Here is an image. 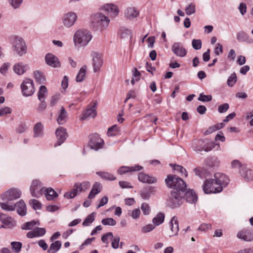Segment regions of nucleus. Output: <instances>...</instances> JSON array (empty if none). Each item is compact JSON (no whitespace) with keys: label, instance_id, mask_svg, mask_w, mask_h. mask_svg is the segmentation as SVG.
I'll return each mask as SVG.
<instances>
[{"label":"nucleus","instance_id":"49530a36","mask_svg":"<svg viewBox=\"0 0 253 253\" xmlns=\"http://www.w3.org/2000/svg\"><path fill=\"white\" fill-rule=\"evenodd\" d=\"M34 75L36 81L39 84H42L45 81V79L44 76L40 72L36 71L34 72Z\"/></svg>","mask_w":253,"mask_h":253},{"label":"nucleus","instance_id":"aec40b11","mask_svg":"<svg viewBox=\"0 0 253 253\" xmlns=\"http://www.w3.org/2000/svg\"><path fill=\"white\" fill-rule=\"evenodd\" d=\"M46 63L53 68H58L60 67V63L58 58L51 53H47L45 57Z\"/></svg>","mask_w":253,"mask_h":253},{"label":"nucleus","instance_id":"4468645a","mask_svg":"<svg viewBox=\"0 0 253 253\" xmlns=\"http://www.w3.org/2000/svg\"><path fill=\"white\" fill-rule=\"evenodd\" d=\"M92 57V64L94 72L99 71L103 65V59L101 54L99 52L93 51L91 53Z\"/></svg>","mask_w":253,"mask_h":253},{"label":"nucleus","instance_id":"a878e982","mask_svg":"<svg viewBox=\"0 0 253 253\" xmlns=\"http://www.w3.org/2000/svg\"><path fill=\"white\" fill-rule=\"evenodd\" d=\"M138 180L142 182L148 184L155 183L157 182V179L149 175L146 174L143 172H140L138 174Z\"/></svg>","mask_w":253,"mask_h":253},{"label":"nucleus","instance_id":"e2e57ef3","mask_svg":"<svg viewBox=\"0 0 253 253\" xmlns=\"http://www.w3.org/2000/svg\"><path fill=\"white\" fill-rule=\"evenodd\" d=\"M141 210L145 215H148L150 212V208L149 205L146 203H143L141 207Z\"/></svg>","mask_w":253,"mask_h":253},{"label":"nucleus","instance_id":"13d9d810","mask_svg":"<svg viewBox=\"0 0 253 253\" xmlns=\"http://www.w3.org/2000/svg\"><path fill=\"white\" fill-rule=\"evenodd\" d=\"M192 45L195 50H199L202 47V41L201 40L193 39L192 41Z\"/></svg>","mask_w":253,"mask_h":253},{"label":"nucleus","instance_id":"de8ad7c7","mask_svg":"<svg viewBox=\"0 0 253 253\" xmlns=\"http://www.w3.org/2000/svg\"><path fill=\"white\" fill-rule=\"evenodd\" d=\"M95 213L92 212L89 214L83 222V225L84 226H88L94 220Z\"/></svg>","mask_w":253,"mask_h":253},{"label":"nucleus","instance_id":"bb28decb","mask_svg":"<svg viewBox=\"0 0 253 253\" xmlns=\"http://www.w3.org/2000/svg\"><path fill=\"white\" fill-rule=\"evenodd\" d=\"M14 72L18 75L23 74L29 69V66L27 64L19 62L15 64L13 66Z\"/></svg>","mask_w":253,"mask_h":253},{"label":"nucleus","instance_id":"a19ab883","mask_svg":"<svg viewBox=\"0 0 253 253\" xmlns=\"http://www.w3.org/2000/svg\"><path fill=\"white\" fill-rule=\"evenodd\" d=\"M165 214L163 213L159 212L153 218L152 222L156 226L161 224L164 221Z\"/></svg>","mask_w":253,"mask_h":253},{"label":"nucleus","instance_id":"ddd939ff","mask_svg":"<svg viewBox=\"0 0 253 253\" xmlns=\"http://www.w3.org/2000/svg\"><path fill=\"white\" fill-rule=\"evenodd\" d=\"M43 187H42V184L38 180L33 181L30 187V191L33 197L39 198L42 195Z\"/></svg>","mask_w":253,"mask_h":253},{"label":"nucleus","instance_id":"7c9ffc66","mask_svg":"<svg viewBox=\"0 0 253 253\" xmlns=\"http://www.w3.org/2000/svg\"><path fill=\"white\" fill-rule=\"evenodd\" d=\"M34 137H41L43 135V126L41 122L37 123L34 126Z\"/></svg>","mask_w":253,"mask_h":253},{"label":"nucleus","instance_id":"412c9836","mask_svg":"<svg viewBox=\"0 0 253 253\" xmlns=\"http://www.w3.org/2000/svg\"><path fill=\"white\" fill-rule=\"evenodd\" d=\"M237 237L245 241H253V229L243 230L238 232Z\"/></svg>","mask_w":253,"mask_h":253},{"label":"nucleus","instance_id":"cd10ccee","mask_svg":"<svg viewBox=\"0 0 253 253\" xmlns=\"http://www.w3.org/2000/svg\"><path fill=\"white\" fill-rule=\"evenodd\" d=\"M156 192L155 188L149 186L143 188L140 193L141 197L144 200L149 199L151 195L154 194Z\"/></svg>","mask_w":253,"mask_h":253},{"label":"nucleus","instance_id":"473e14b6","mask_svg":"<svg viewBox=\"0 0 253 253\" xmlns=\"http://www.w3.org/2000/svg\"><path fill=\"white\" fill-rule=\"evenodd\" d=\"M101 184L98 182H95L93 184L92 189L88 194V198L90 199L93 198L96 195L98 194L101 191Z\"/></svg>","mask_w":253,"mask_h":253},{"label":"nucleus","instance_id":"09e8293b","mask_svg":"<svg viewBox=\"0 0 253 253\" xmlns=\"http://www.w3.org/2000/svg\"><path fill=\"white\" fill-rule=\"evenodd\" d=\"M237 80V76L235 73H233L228 78L227 84L229 86L232 87L236 83Z\"/></svg>","mask_w":253,"mask_h":253},{"label":"nucleus","instance_id":"423d86ee","mask_svg":"<svg viewBox=\"0 0 253 253\" xmlns=\"http://www.w3.org/2000/svg\"><path fill=\"white\" fill-rule=\"evenodd\" d=\"M214 179H206L202 186L203 191L205 194H216L222 191L221 187L214 185Z\"/></svg>","mask_w":253,"mask_h":253},{"label":"nucleus","instance_id":"a211bd4d","mask_svg":"<svg viewBox=\"0 0 253 253\" xmlns=\"http://www.w3.org/2000/svg\"><path fill=\"white\" fill-rule=\"evenodd\" d=\"M173 53L177 56L183 57L187 54V51L181 44L180 42H174L171 47Z\"/></svg>","mask_w":253,"mask_h":253},{"label":"nucleus","instance_id":"7ed1b4c3","mask_svg":"<svg viewBox=\"0 0 253 253\" xmlns=\"http://www.w3.org/2000/svg\"><path fill=\"white\" fill-rule=\"evenodd\" d=\"M192 147L197 152H209L214 148V144L207 139L195 140L192 141Z\"/></svg>","mask_w":253,"mask_h":253},{"label":"nucleus","instance_id":"774afa93","mask_svg":"<svg viewBox=\"0 0 253 253\" xmlns=\"http://www.w3.org/2000/svg\"><path fill=\"white\" fill-rule=\"evenodd\" d=\"M37 237H41L46 233V230L44 228L37 227L34 229Z\"/></svg>","mask_w":253,"mask_h":253},{"label":"nucleus","instance_id":"2f4dec72","mask_svg":"<svg viewBox=\"0 0 253 253\" xmlns=\"http://www.w3.org/2000/svg\"><path fill=\"white\" fill-rule=\"evenodd\" d=\"M170 229L173 234L170 236L177 235L179 231L178 221L177 217L174 216L170 222Z\"/></svg>","mask_w":253,"mask_h":253},{"label":"nucleus","instance_id":"a18cd8bd","mask_svg":"<svg viewBox=\"0 0 253 253\" xmlns=\"http://www.w3.org/2000/svg\"><path fill=\"white\" fill-rule=\"evenodd\" d=\"M119 127L117 125H114L108 129L107 135L109 136H113L117 135L119 132Z\"/></svg>","mask_w":253,"mask_h":253},{"label":"nucleus","instance_id":"0e129e2a","mask_svg":"<svg viewBox=\"0 0 253 253\" xmlns=\"http://www.w3.org/2000/svg\"><path fill=\"white\" fill-rule=\"evenodd\" d=\"M111 246L113 249H117L119 246V242L120 240V237L118 236H115L114 238H113Z\"/></svg>","mask_w":253,"mask_h":253},{"label":"nucleus","instance_id":"c756f323","mask_svg":"<svg viewBox=\"0 0 253 253\" xmlns=\"http://www.w3.org/2000/svg\"><path fill=\"white\" fill-rule=\"evenodd\" d=\"M237 40L240 42H246L249 43H253V40L243 31H240L237 34Z\"/></svg>","mask_w":253,"mask_h":253},{"label":"nucleus","instance_id":"052dcab7","mask_svg":"<svg viewBox=\"0 0 253 253\" xmlns=\"http://www.w3.org/2000/svg\"><path fill=\"white\" fill-rule=\"evenodd\" d=\"M198 99L202 102H209L212 100V96L211 95H204L203 93H201Z\"/></svg>","mask_w":253,"mask_h":253},{"label":"nucleus","instance_id":"79ce46f5","mask_svg":"<svg viewBox=\"0 0 253 253\" xmlns=\"http://www.w3.org/2000/svg\"><path fill=\"white\" fill-rule=\"evenodd\" d=\"M169 166L173 168V169L179 171L182 176L184 175L185 177H187L188 175L187 172L185 168H184L182 166L178 165H174L172 164H170Z\"/></svg>","mask_w":253,"mask_h":253},{"label":"nucleus","instance_id":"20e7f679","mask_svg":"<svg viewBox=\"0 0 253 253\" xmlns=\"http://www.w3.org/2000/svg\"><path fill=\"white\" fill-rule=\"evenodd\" d=\"M90 184L88 181H84L82 183H75L74 188L70 192L64 194V197L67 199H72L75 197L79 193L84 191L89 188Z\"/></svg>","mask_w":253,"mask_h":253},{"label":"nucleus","instance_id":"864d4df0","mask_svg":"<svg viewBox=\"0 0 253 253\" xmlns=\"http://www.w3.org/2000/svg\"><path fill=\"white\" fill-rule=\"evenodd\" d=\"M219 162L216 158H209L207 160V165L210 167H213L217 165Z\"/></svg>","mask_w":253,"mask_h":253},{"label":"nucleus","instance_id":"680f3d73","mask_svg":"<svg viewBox=\"0 0 253 253\" xmlns=\"http://www.w3.org/2000/svg\"><path fill=\"white\" fill-rule=\"evenodd\" d=\"M156 226L154 224H149L143 226L141 229L142 233H146L152 231Z\"/></svg>","mask_w":253,"mask_h":253},{"label":"nucleus","instance_id":"603ef678","mask_svg":"<svg viewBox=\"0 0 253 253\" xmlns=\"http://www.w3.org/2000/svg\"><path fill=\"white\" fill-rule=\"evenodd\" d=\"M101 223L104 225H110V226H114L116 224V221L113 218L111 217H108L106 218H104L102 220Z\"/></svg>","mask_w":253,"mask_h":253},{"label":"nucleus","instance_id":"e433bc0d","mask_svg":"<svg viewBox=\"0 0 253 253\" xmlns=\"http://www.w3.org/2000/svg\"><path fill=\"white\" fill-rule=\"evenodd\" d=\"M62 243L60 241H56L51 244L49 248L47 250V253H56L61 248Z\"/></svg>","mask_w":253,"mask_h":253},{"label":"nucleus","instance_id":"6e6552de","mask_svg":"<svg viewBox=\"0 0 253 253\" xmlns=\"http://www.w3.org/2000/svg\"><path fill=\"white\" fill-rule=\"evenodd\" d=\"M110 20L108 17L101 13H97L90 17V22L93 26H98L101 24L107 27Z\"/></svg>","mask_w":253,"mask_h":253},{"label":"nucleus","instance_id":"c85d7f7f","mask_svg":"<svg viewBox=\"0 0 253 253\" xmlns=\"http://www.w3.org/2000/svg\"><path fill=\"white\" fill-rule=\"evenodd\" d=\"M15 206V209H16L17 213L21 216H24L26 214V206L25 202L23 200H20L16 203Z\"/></svg>","mask_w":253,"mask_h":253},{"label":"nucleus","instance_id":"69168bd1","mask_svg":"<svg viewBox=\"0 0 253 253\" xmlns=\"http://www.w3.org/2000/svg\"><path fill=\"white\" fill-rule=\"evenodd\" d=\"M41 103L39 104L37 110L38 112H42L44 111L46 107V103L45 102V100H40Z\"/></svg>","mask_w":253,"mask_h":253},{"label":"nucleus","instance_id":"5fc2aeb1","mask_svg":"<svg viewBox=\"0 0 253 253\" xmlns=\"http://www.w3.org/2000/svg\"><path fill=\"white\" fill-rule=\"evenodd\" d=\"M23 0H8L9 3L14 8H19L23 2Z\"/></svg>","mask_w":253,"mask_h":253},{"label":"nucleus","instance_id":"6ab92c4d","mask_svg":"<svg viewBox=\"0 0 253 253\" xmlns=\"http://www.w3.org/2000/svg\"><path fill=\"white\" fill-rule=\"evenodd\" d=\"M96 103H94L92 106H88L84 112L82 114L81 120H84L87 118H94L96 115Z\"/></svg>","mask_w":253,"mask_h":253},{"label":"nucleus","instance_id":"f257e3e1","mask_svg":"<svg viewBox=\"0 0 253 253\" xmlns=\"http://www.w3.org/2000/svg\"><path fill=\"white\" fill-rule=\"evenodd\" d=\"M165 182L169 188H173L172 191L184 193L186 190V183L182 178L175 175H168L165 179Z\"/></svg>","mask_w":253,"mask_h":253},{"label":"nucleus","instance_id":"dca6fc26","mask_svg":"<svg viewBox=\"0 0 253 253\" xmlns=\"http://www.w3.org/2000/svg\"><path fill=\"white\" fill-rule=\"evenodd\" d=\"M77 19V15L75 13L68 12L65 14L62 18L63 24L66 27L70 28L74 24Z\"/></svg>","mask_w":253,"mask_h":253},{"label":"nucleus","instance_id":"b1692460","mask_svg":"<svg viewBox=\"0 0 253 253\" xmlns=\"http://www.w3.org/2000/svg\"><path fill=\"white\" fill-rule=\"evenodd\" d=\"M183 199H185L187 202L193 204L197 202L198 197L192 190L189 189L187 191H185L184 193Z\"/></svg>","mask_w":253,"mask_h":253},{"label":"nucleus","instance_id":"393cba45","mask_svg":"<svg viewBox=\"0 0 253 253\" xmlns=\"http://www.w3.org/2000/svg\"><path fill=\"white\" fill-rule=\"evenodd\" d=\"M142 167L139 165H135L133 167L122 166L118 169V173L120 175H123L128 172L135 171L140 170Z\"/></svg>","mask_w":253,"mask_h":253},{"label":"nucleus","instance_id":"f704fd0d","mask_svg":"<svg viewBox=\"0 0 253 253\" xmlns=\"http://www.w3.org/2000/svg\"><path fill=\"white\" fill-rule=\"evenodd\" d=\"M67 120V113L63 107H61L57 121L60 125L64 124Z\"/></svg>","mask_w":253,"mask_h":253},{"label":"nucleus","instance_id":"c03bdc74","mask_svg":"<svg viewBox=\"0 0 253 253\" xmlns=\"http://www.w3.org/2000/svg\"><path fill=\"white\" fill-rule=\"evenodd\" d=\"M37 224V221H36L35 220H32L23 224L21 226V229L24 230H31Z\"/></svg>","mask_w":253,"mask_h":253},{"label":"nucleus","instance_id":"6e6d98bb","mask_svg":"<svg viewBox=\"0 0 253 253\" xmlns=\"http://www.w3.org/2000/svg\"><path fill=\"white\" fill-rule=\"evenodd\" d=\"M113 235L112 232H108L101 237L102 242L106 245L109 244V239H113Z\"/></svg>","mask_w":253,"mask_h":253},{"label":"nucleus","instance_id":"1a4fd4ad","mask_svg":"<svg viewBox=\"0 0 253 253\" xmlns=\"http://www.w3.org/2000/svg\"><path fill=\"white\" fill-rule=\"evenodd\" d=\"M21 88L24 96H31L35 92V88L33 80L30 79H25L21 84Z\"/></svg>","mask_w":253,"mask_h":253},{"label":"nucleus","instance_id":"0eeeda50","mask_svg":"<svg viewBox=\"0 0 253 253\" xmlns=\"http://www.w3.org/2000/svg\"><path fill=\"white\" fill-rule=\"evenodd\" d=\"M13 50L20 56H22L27 52V46L24 41L20 37H15L12 42Z\"/></svg>","mask_w":253,"mask_h":253},{"label":"nucleus","instance_id":"bf43d9fd","mask_svg":"<svg viewBox=\"0 0 253 253\" xmlns=\"http://www.w3.org/2000/svg\"><path fill=\"white\" fill-rule=\"evenodd\" d=\"M12 109L9 107H4L0 108V117L10 114L12 112Z\"/></svg>","mask_w":253,"mask_h":253},{"label":"nucleus","instance_id":"58836bf2","mask_svg":"<svg viewBox=\"0 0 253 253\" xmlns=\"http://www.w3.org/2000/svg\"><path fill=\"white\" fill-rule=\"evenodd\" d=\"M86 68L87 67L85 65L81 67L76 78V80L77 82L83 81L85 76Z\"/></svg>","mask_w":253,"mask_h":253},{"label":"nucleus","instance_id":"4c0bfd02","mask_svg":"<svg viewBox=\"0 0 253 253\" xmlns=\"http://www.w3.org/2000/svg\"><path fill=\"white\" fill-rule=\"evenodd\" d=\"M96 174L99 175L101 178L107 180H115L116 177L112 173L108 172L99 171L97 172Z\"/></svg>","mask_w":253,"mask_h":253},{"label":"nucleus","instance_id":"4d7b16f0","mask_svg":"<svg viewBox=\"0 0 253 253\" xmlns=\"http://www.w3.org/2000/svg\"><path fill=\"white\" fill-rule=\"evenodd\" d=\"M30 204L32 205L35 210H40L42 207L41 203L36 199H33L30 201Z\"/></svg>","mask_w":253,"mask_h":253},{"label":"nucleus","instance_id":"72a5a7b5","mask_svg":"<svg viewBox=\"0 0 253 253\" xmlns=\"http://www.w3.org/2000/svg\"><path fill=\"white\" fill-rule=\"evenodd\" d=\"M125 14L127 18L132 19L138 15L139 12L134 7H128L126 10Z\"/></svg>","mask_w":253,"mask_h":253},{"label":"nucleus","instance_id":"3c124183","mask_svg":"<svg viewBox=\"0 0 253 253\" xmlns=\"http://www.w3.org/2000/svg\"><path fill=\"white\" fill-rule=\"evenodd\" d=\"M1 208L5 211H14L15 210V206L9 205L7 203H0Z\"/></svg>","mask_w":253,"mask_h":253},{"label":"nucleus","instance_id":"8fccbe9b","mask_svg":"<svg viewBox=\"0 0 253 253\" xmlns=\"http://www.w3.org/2000/svg\"><path fill=\"white\" fill-rule=\"evenodd\" d=\"M185 13L188 15H192L195 13L196 8L195 5L193 3H190L186 8H185Z\"/></svg>","mask_w":253,"mask_h":253},{"label":"nucleus","instance_id":"39448f33","mask_svg":"<svg viewBox=\"0 0 253 253\" xmlns=\"http://www.w3.org/2000/svg\"><path fill=\"white\" fill-rule=\"evenodd\" d=\"M183 194L184 193L171 191L170 196L167 200L168 206L172 209L180 206L184 201Z\"/></svg>","mask_w":253,"mask_h":253},{"label":"nucleus","instance_id":"5701e85b","mask_svg":"<svg viewBox=\"0 0 253 253\" xmlns=\"http://www.w3.org/2000/svg\"><path fill=\"white\" fill-rule=\"evenodd\" d=\"M0 220L9 228L12 227L16 224L15 221L10 216L1 212H0Z\"/></svg>","mask_w":253,"mask_h":253},{"label":"nucleus","instance_id":"9b49d317","mask_svg":"<svg viewBox=\"0 0 253 253\" xmlns=\"http://www.w3.org/2000/svg\"><path fill=\"white\" fill-rule=\"evenodd\" d=\"M103 144V139L99 137L98 134L94 133L89 136L88 145L91 149L97 151L102 148Z\"/></svg>","mask_w":253,"mask_h":253},{"label":"nucleus","instance_id":"f03ea898","mask_svg":"<svg viewBox=\"0 0 253 253\" xmlns=\"http://www.w3.org/2000/svg\"><path fill=\"white\" fill-rule=\"evenodd\" d=\"M92 39L90 33L87 30L81 29L76 32L73 40L75 45L79 47L86 46Z\"/></svg>","mask_w":253,"mask_h":253},{"label":"nucleus","instance_id":"2eb2a0df","mask_svg":"<svg viewBox=\"0 0 253 253\" xmlns=\"http://www.w3.org/2000/svg\"><path fill=\"white\" fill-rule=\"evenodd\" d=\"M55 134L57 138V141L54 144V147L61 145L68 137L66 129L63 127L57 128L55 131Z\"/></svg>","mask_w":253,"mask_h":253},{"label":"nucleus","instance_id":"9d476101","mask_svg":"<svg viewBox=\"0 0 253 253\" xmlns=\"http://www.w3.org/2000/svg\"><path fill=\"white\" fill-rule=\"evenodd\" d=\"M21 195V192L20 190L16 188H12L1 195L0 197L1 200L3 201H13L19 198Z\"/></svg>","mask_w":253,"mask_h":253},{"label":"nucleus","instance_id":"4be33fe9","mask_svg":"<svg viewBox=\"0 0 253 253\" xmlns=\"http://www.w3.org/2000/svg\"><path fill=\"white\" fill-rule=\"evenodd\" d=\"M102 9L112 17L117 16L119 13L118 8L114 4H106L103 6Z\"/></svg>","mask_w":253,"mask_h":253},{"label":"nucleus","instance_id":"37998d69","mask_svg":"<svg viewBox=\"0 0 253 253\" xmlns=\"http://www.w3.org/2000/svg\"><path fill=\"white\" fill-rule=\"evenodd\" d=\"M10 245L11 246L12 250L14 253H19L22 247V244L20 242H12L10 243Z\"/></svg>","mask_w":253,"mask_h":253},{"label":"nucleus","instance_id":"ea45409f","mask_svg":"<svg viewBox=\"0 0 253 253\" xmlns=\"http://www.w3.org/2000/svg\"><path fill=\"white\" fill-rule=\"evenodd\" d=\"M47 95V89L45 86L41 85L40 87L38 93V97L39 100H45V97Z\"/></svg>","mask_w":253,"mask_h":253},{"label":"nucleus","instance_id":"c9c22d12","mask_svg":"<svg viewBox=\"0 0 253 253\" xmlns=\"http://www.w3.org/2000/svg\"><path fill=\"white\" fill-rule=\"evenodd\" d=\"M45 197L48 201L54 200L58 196V195L54 190L51 188L46 189L44 191Z\"/></svg>","mask_w":253,"mask_h":253},{"label":"nucleus","instance_id":"338daca9","mask_svg":"<svg viewBox=\"0 0 253 253\" xmlns=\"http://www.w3.org/2000/svg\"><path fill=\"white\" fill-rule=\"evenodd\" d=\"M229 108V105L228 103H224L219 105L218 107V111L220 113L225 112Z\"/></svg>","mask_w":253,"mask_h":253},{"label":"nucleus","instance_id":"f3484780","mask_svg":"<svg viewBox=\"0 0 253 253\" xmlns=\"http://www.w3.org/2000/svg\"><path fill=\"white\" fill-rule=\"evenodd\" d=\"M231 167L233 169H239L240 173L242 176L248 180L249 179V178L248 177V174H249L250 175L252 174L251 170H247L246 173H244V171L246 169V167L243 166L239 160H233L231 162Z\"/></svg>","mask_w":253,"mask_h":253},{"label":"nucleus","instance_id":"f8f14e48","mask_svg":"<svg viewBox=\"0 0 253 253\" xmlns=\"http://www.w3.org/2000/svg\"><path fill=\"white\" fill-rule=\"evenodd\" d=\"M214 177L215 180L214 185L221 187L222 191L223 188L227 186L230 181L228 177L222 173H215L214 175Z\"/></svg>","mask_w":253,"mask_h":253}]
</instances>
